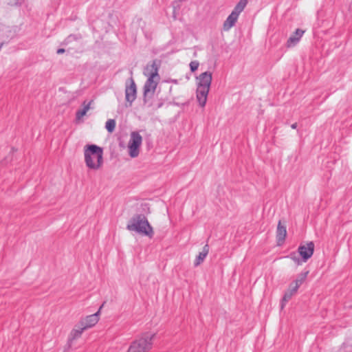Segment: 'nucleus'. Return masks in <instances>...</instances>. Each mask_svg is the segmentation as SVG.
Here are the masks:
<instances>
[{"label":"nucleus","mask_w":352,"mask_h":352,"mask_svg":"<svg viewBox=\"0 0 352 352\" xmlns=\"http://www.w3.org/2000/svg\"><path fill=\"white\" fill-rule=\"evenodd\" d=\"M64 52H65V50H64V49H63V48H60V49H58V50H57V54H63V53H64Z\"/></svg>","instance_id":"23"},{"label":"nucleus","mask_w":352,"mask_h":352,"mask_svg":"<svg viewBox=\"0 0 352 352\" xmlns=\"http://www.w3.org/2000/svg\"><path fill=\"white\" fill-rule=\"evenodd\" d=\"M162 106V103L159 104V105H158V107H158V108H160Z\"/></svg>","instance_id":"25"},{"label":"nucleus","mask_w":352,"mask_h":352,"mask_svg":"<svg viewBox=\"0 0 352 352\" xmlns=\"http://www.w3.org/2000/svg\"><path fill=\"white\" fill-rule=\"evenodd\" d=\"M199 65V63L198 61H191L190 63V68L192 72H195L198 69V67Z\"/></svg>","instance_id":"21"},{"label":"nucleus","mask_w":352,"mask_h":352,"mask_svg":"<svg viewBox=\"0 0 352 352\" xmlns=\"http://www.w3.org/2000/svg\"><path fill=\"white\" fill-rule=\"evenodd\" d=\"M160 63L157 60L152 61L151 64H148L144 70V75L148 78H160L158 71H159Z\"/></svg>","instance_id":"9"},{"label":"nucleus","mask_w":352,"mask_h":352,"mask_svg":"<svg viewBox=\"0 0 352 352\" xmlns=\"http://www.w3.org/2000/svg\"><path fill=\"white\" fill-rule=\"evenodd\" d=\"M247 3L248 0H240L238 2V3L235 6L232 12L235 13L236 15L239 16L241 12H242L244 8H245Z\"/></svg>","instance_id":"19"},{"label":"nucleus","mask_w":352,"mask_h":352,"mask_svg":"<svg viewBox=\"0 0 352 352\" xmlns=\"http://www.w3.org/2000/svg\"><path fill=\"white\" fill-rule=\"evenodd\" d=\"M308 274L309 271L301 272L297 276L296 280L293 281L292 284L294 286H296V287L299 288L300 286L305 282Z\"/></svg>","instance_id":"18"},{"label":"nucleus","mask_w":352,"mask_h":352,"mask_svg":"<svg viewBox=\"0 0 352 352\" xmlns=\"http://www.w3.org/2000/svg\"><path fill=\"white\" fill-rule=\"evenodd\" d=\"M126 228L130 231H135L139 234L148 236L149 238L153 236V228L143 215L138 214L133 217L128 223Z\"/></svg>","instance_id":"3"},{"label":"nucleus","mask_w":352,"mask_h":352,"mask_svg":"<svg viewBox=\"0 0 352 352\" xmlns=\"http://www.w3.org/2000/svg\"><path fill=\"white\" fill-rule=\"evenodd\" d=\"M99 311L96 314L89 315L87 316L84 320H81L80 322L82 325L85 327V329L91 328L94 327L99 320L98 318Z\"/></svg>","instance_id":"11"},{"label":"nucleus","mask_w":352,"mask_h":352,"mask_svg":"<svg viewBox=\"0 0 352 352\" xmlns=\"http://www.w3.org/2000/svg\"><path fill=\"white\" fill-rule=\"evenodd\" d=\"M291 127H292V129H296V127H297V123H294V124H292L291 125Z\"/></svg>","instance_id":"24"},{"label":"nucleus","mask_w":352,"mask_h":352,"mask_svg":"<svg viewBox=\"0 0 352 352\" xmlns=\"http://www.w3.org/2000/svg\"><path fill=\"white\" fill-rule=\"evenodd\" d=\"M25 0H10L8 3L11 6H21Z\"/></svg>","instance_id":"22"},{"label":"nucleus","mask_w":352,"mask_h":352,"mask_svg":"<svg viewBox=\"0 0 352 352\" xmlns=\"http://www.w3.org/2000/svg\"><path fill=\"white\" fill-rule=\"evenodd\" d=\"M115 127H116V121L114 120L109 119L107 121L106 124H105V128L109 132H110V133L113 132L115 129Z\"/></svg>","instance_id":"20"},{"label":"nucleus","mask_w":352,"mask_h":352,"mask_svg":"<svg viewBox=\"0 0 352 352\" xmlns=\"http://www.w3.org/2000/svg\"><path fill=\"white\" fill-rule=\"evenodd\" d=\"M212 79V73L210 72L201 73L197 77V100L202 107L206 105Z\"/></svg>","instance_id":"2"},{"label":"nucleus","mask_w":352,"mask_h":352,"mask_svg":"<svg viewBox=\"0 0 352 352\" xmlns=\"http://www.w3.org/2000/svg\"><path fill=\"white\" fill-rule=\"evenodd\" d=\"M314 243L312 241H309L304 245H300L298 248V252L300 256V258L296 252H292L288 258H291L296 264L300 265L302 262L305 263L310 258L314 252Z\"/></svg>","instance_id":"5"},{"label":"nucleus","mask_w":352,"mask_h":352,"mask_svg":"<svg viewBox=\"0 0 352 352\" xmlns=\"http://www.w3.org/2000/svg\"><path fill=\"white\" fill-rule=\"evenodd\" d=\"M92 101H89V102L86 103V101H85L82 104L83 108L82 109H79L76 113V120H80L84 116L86 115L87 112L90 109V105Z\"/></svg>","instance_id":"17"},{"label":"nucleus","mask_w":352,"mask_h":352,"mask_svg":"<svg viewBox=\"0 0 352 352\" xmlns=\"http://www.w3.org/2000/svg\"><path fill=\"white\" fill-rule=\"evenodd\" d=\"M160 78H148L143 87L144 102L146 103V98L153 96Z\"/></svg>","instance_id":"7"},{"label":"nucleus","mask_w":352,"mask_h":352,"mask_svg":"<svg viewBox=\"0 0 352 352\" xmlns=\"http://www.w3.org/2000/svg\"><path fill=\"white\" fill-rule=\"evenodd\" d=\"M86 166L92 170H98L103 164V149L96 144H87L84 148Z\"/></svg>","instance_id":"1"},{"label":"nucleus","mask_w":352,"mask_h":352,"mask_svg":"<svg viewBox=\"0 0 352 352\" xmlns=\"http://www.w3.org/2000/svg\"><path fill=\"white\" fill-rule=\"evenodd\" d=\"M238 18H239V16L232 12L223 23V30L224 31L230 30L231 29V28H232L235 25L236 22L237 21Z\"/></svg>","instance_id":"12"},{"label":"nucleus","mask_w":352,"mask_h":352,"mask_svg":"<svg viewBox=\"0 0 352 352\" xmlns=\"http://www.w3.org/2000/svg\"><path fill=\"white\" fill-rule=\"evenodd\" d=\"M86 330L85 327L80 322L78 325L76 326L70 333L69 341L76 340L80 337L82 332Z\"/></svg>","instance_id":"15"},{"label":"nucleus","mask_w":352,"mask_h":352,"mask_svg":"<svg viewBox=\"0 0 352 352\" xmlns=\"http://www.w3.org/2000/svg\"><path fill=\"white\" fill-rule=\"evenodd\" d=\"M137 97V87L133 78L130 79V85H126L125 88V99L126 101V107H131L133 102Z\"/></svg>","instance_id":"8"},{"label":"nucleus","mask_w":352,"mask_h":352,"mask_svg":"<svg viewBox=\"0 0 352 352\" xmlns=\"http://www.w3.org/2000/svg\"><path fill=\"white\" fill-rule=\"evenodd\" d=\"M286 234L287 231L285 226H282L280 222H279L276 232L277 243L278 245H281L284 243Z\"/></svg>","instance_id":"13"},{"label":"nucleus","mask_w":352,"mask_h":352,"mask_svg":"<svg viewBox=\"0 0 352 352\" xmlns=\"http://www.w3.org/2000/svg\"><path fill=\"white\" fill-rule=\"evenodd\" d=\"M155 336V333H144L131 344L127 352H148L152 348Z\"/></svg>","instance_id":"4"},{"label":"nucleus","mask_w":352,"mask_h":352,"mask_svg":"<svg viewBox=\"0 0 352 352\" xmlns=\"http://www.w3.org/2000/svg\"><path fill=\"white\" fill-rule=\"evenodd\" d=\"M142 138L138 132H132L129 142V154L134 158L138 156Z\"/></svg>","instance_id":"6"},{"label":"nucleus","mask_w":352,"mask_h":352,"mask_svg":"<svg viewBox=\"0 0 352 352\" xmlns=\"http://www.w3.org/2000/svg\"><path fill=\"white\" fill-rule=\"evenodd\" d=\"M298 288L293 285L292 283L289 285L288 290L285 293L283 298L282 308L284 306V302L289 301L291 298L297 292Z\"/></svg>","instance_id":"16"},{"label":"nucleus","mask_w":352,"mask_h":352,"mask_svg":"<svg viewBox=\"0 0 352 352\" xmlns=\"http://www.w3.org/2000/svg\"><path fill=\"white\" fill-rule=\"evenodd\" d=\"M304 33V30L301 29H296L295 32L288 38L287 41V46L288 47H292L297 45Z\"/></svg>","instance_id":"10"},{"label":"nucleus","mask_w":352,"mask_h":352,"mask_svg":"<svg viewBox=\"0 0 352 352\" xmlns=\"http://www.w3.org/2000/svg\"><path fill=\"white\" fill-rule=\"evenodd\" d=\"M208 252H209V245L208 244H206L204 246L202 251L201 252H199V254L196 257L195 262H194V265L195 267L199 266L205 260L207 255L208 254Z\"/></svg>","instance_id":"14"}]
</instances>
